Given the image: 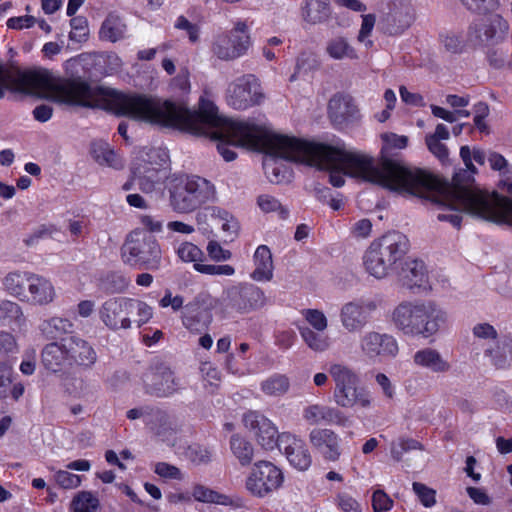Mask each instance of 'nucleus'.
I'll return each mask as SVG.
<instances>
[{
    "mask_svg": "<svg viewBox=\"0 0 512 512\" xmlns=\"http://www.w3.org/2000/svg\"><path fill=\"white\" fill-rule=\"evenodd\" d=\"M114 113L152 125L176 128L193 135L219 140L217 150L226 161L236 158L231 145L259 148L265 133L259 125L220 116L215 104L203 97L199 100L198 111H195L183 103L157 96L120 92Z\"/></svg>",
    "mask_w": 512,
    "mask_h": 512,
    "instance_id": "f257e3e1",
    "label": "nucleus"
},
{
    "mask_svg": "<svg viewBox=\"0 0 512 512\" xmlns=\"http://www.w3.org/2000/svg\"><path fill=\"white\" fill-rule=\"evenodd\" d=\"M269 147L290 159L306 161L310 166L329 171V182L335 187L345 183L344 176L360 178L397 193H419L431 187L429 178L416 167L384 158L378 165L368 155L347 151L344 146L310 143L297 138L274 137Z\"/></svg>",
    "mask_w": 512,
    "mask_h": 512,
    "instance_id": "f03ea898",
    "label": "nucleus"
},
{
    "mask_svg": "<svg viewBox=\"0 0 512 512\" xmlns=\"http://www.w3.org/2000/svg\"><path fill=\"white\" fill-rule=\"evenodd\" d=\"M429 178L431 187L418 189L419 193H401L423 198L436 204L443 212L437 214L439 221H447L460 228L462 216L454 211H464L478 218L512 225V200L493 191L488 192L473 187L470 176L464 181L467 172L461 171L453 177L452 184L443 183L432 174L418 168Z\"/></svg>",
    "mask_w": 512,
    "mask_h": 512,
    "instance_id": "7ed1b4c3",
    "label": "nucleus"
},
{
    "mask_svg": "<svg viewBox=\"0 0 512 512\" xmlns=\"http://www.w3.org/2000/svg\"><path fill=\"white\" fill-rule=\"evenodd\" d=\"M6 91L38 95L69 106L100 108L114 113L119 93L91 87L80 77L58 79L49 70L13 71L0 62V99Z\"/></svg>",
    "mask_w": 512,
    "mask_h": 512,
    "instance_id": "20e7f679",
    "label": "nucleus"
},
{
    "mask_svg": "<svg viewBox=\"0 0 512 512\" xmlns=\"http://www.w3.org/2000/svg\"><path fill=\"white\" fill-rule=\"evenodd\" d=\"M408 238L392 231L373 240L363 255V266L368 274L382 279L395 271L409 250Z\"/></svg>",
    "mask_w": 512,
    "mask_h": 512,
    "instance_id": "39448f33",
    "label": "nucleus"
},
{
    "mask_svg": "<svg viewBox=\"0 0 512 512\" xmlns=\"http://www.w3.org/2000/svg\"><path fill=\"white\" fill-rule=\"evenodd\" d=\"M328 372L335 383L333 399L339 407H371L372 396L365 387L360 386V378L351 367L334 363L330 365Z\"/></svg>",
    "mask_w": 512,
    "mask_h": 512,
    "instance_id": "423d86ee",
    "label": "nucleus"
},
{
    "mask_svg": "<svg viewBox=\"0 0 512 512\" xmlns=\"http://www.w3.org/2000/svg\"><path fill=\"white\" fill-rule=\"evenodd\" d=\"M215 189L205 178L190 176L180 179L170 191V204L179 213L194 211L213 200Z\"/></svg>",
    "mask_w": 512,
    "mask_h": 512,
    "instance_id": "0eeeda50",
    "label": "nucleus"
},
{
    "mask_svg": "<svg viewBox=\"0 0 512 512\" xmlns=\"http://www.w3.org/2000/svg\"><path fill=\"white\" fill-rule=\"evenodd\" d=\"M122 260L134 268L156 270L161 263V249L154 236L132 232L121 249Z\"/></svg>",
    "mask_w": 512,
    "mask_h": 512,
    "instance_id": "6e6552de",
    "label": "nucleus"
},
{
    "mask_svg": "<svg viewBox=\"0 0 512 512\" xmlns=\"http://www.w3.org/2000/svg\"><path fill=\"white\" fill-rule=\"evenodd\" d=\"M250 46L248 26L244 21H238L231 30L214 36L211 52L222 61H233L245 55Z\"/></svg>",
    "mask_w": 512,
    "mask_h": 512,
    "instance_id": "1a4fd4ad",
    "label": "nucleus"
},
{
    "mask_svg": "<svg viewBox=\"0 0 512 512\" xmlns=\"http://www.w3.org/2000/svg\"><path fill=\"white\" fill-rule=\"evenodd\" d=\"M283 482L282 470L270 461L261 460L254 463L245 480V488L252 496L265 498L281 488Z\"/></svg>",
    "mask_w": 512,
    "mask_h": 512,
    "instance_id": "9d476101",
    "label": "nucleus"
},
{
    "mask_svg": "<svg viewBox=\"0 0 512 512\" xmlns=\"http://www.w3.org/2000/svg\"><path fill=\"white\" fill-rule=\"evenodd\" d=\"M225 99L233 109L246 110L259 105L264 99V94L258 79L252 74H246L228 85Z\"/></svg>",
    "mask_w": 512,
    "mask_h": 512,
    "instance_id": "9b49d317",
    "label": "nucleus"
},
{
    "mask_svg": "<svg viewBox=\"0 0 512 512\" xmlns=\"http://www.w3.org/2000/svg\"><path fill=\"white\" fill-rule=\"evenodd\" d=\"M223 301L226 309L246 314L264 307L267 298L258 286L241 283L225 290Z\"/></svg>",
    "mask_w": 512,
    "mask_h": 512,
    "instance_id": "f8f14e48",
    "label": "nucleus"
},
{
    "mask_svg": "<svg viewBox=\"0 0 512 512\" xmlns=\"http://www.w3.org/2000/svg\"><path fill=\"white\" fill-rule=\"evenodd\" d=\"M218 300L208 292H200L185 305L182 314V323L192 333H201L212 322V310L217 306Z\"/></svg>",
    "mask_w": 512,
    "mask_h": 512,
    "instance_id": "ddd939ff",
    "label": "nucleus"
},
{
    "mask_svg": "<svg viewBox=\"0 0 512 512\" xmlns=\"http://www.w3.org/2000/svg\"><path fill=\"white\" fill-rule=\"evenodd\" d=\"M146 393L157 397H167L180 388V380L171 368L163 363L152 366L143 376Z\"/></svg>",
    "mask_w": 512,
    "mask_h": 512,
    "instance_id": "4468645a",
    "label": "nucleus"
},
{
    "mask_svg": "<svg viewBox=\"0 0 512 512\" xmlns=\"http://www.w3.org/2000/svg\"><path fill=\"white\" fill-rule=\"evenodd\" d=\"M415 21V9L410 0H394L379 21L385 34L397 36L407 30Z\"/></svg>",
    "mask_w": 512,
    "mask_h": 512,
    "instance_id": "2eb2a0df",
    "label": "nucleus"
},
{
    "mask_svg": "<svg viewBox=\"0 0 512 512\" xmlns=\"http://www.w3.org/2000/svg\"><path fill=\"white\" fill-rule=\"evenodd\" d=\"M377 305L372 300H354L345 303L340 310V321L350 333L360 332L368 324Z\"/></svg>",
    "mask_w": 512,
    "mask_h": 512,
    "instance_id": "dca6fc26",
    "label": "nucleus"
},
{
    "mask_svg": "<svg viewBox=\"0 0 512 512\" xmlns=\"http://www.w3.org/2000/svg\"><path fill=\"white\" fill-rule=\"evenodd\" d=\"M447 313L431 300L420 301V311L413 337L429 338L447 323Z\"/></svg>",
    "mask_w": 512,
    "mask_h": 512,
    "instance_id": "f3484780",
    "label": "nucleus"
},
{
    "mask_svg": "<svg viewBox=\"0 0 512 512\" xmlns=\"http://www.w3.org/2000/svg\"><path fill=\"white\" fill-rule=\"evenodd\" d=\"M361 353L370 360L395 357L398 353L396 339L386 333L366 332L359 342Z\"/></svg>",
    "mask_w": 512,
    "mask_h": 512,
    "instance_id": "a211bd4d",
    "label": "nucleus"
},
{
    "mask_svg": "<svg viewBox=\"0 0 512 512\" xmlns=\"http://www.w3.org/2000/svg\"><path fill=\"white\" fill-rule=\"evenodd\" d=\"M508 30V23L498 14L475 19L469 26L467 40L475 45L489 44L498 31Z\"/></svg>",
    "mask_w": 512,
    "mask_h": 512,
    "instance_id": "6ab92c4d",
    "label": "nucleus"
},
{
    "mask_svg": "<svg viewBox=\"0 0 512 512\" xmlns=\"http://www.w3.org/2000/svg\"><path fill=\"white\" fill-rule=\"evenodd\" d=\"M279 449L282 450L289 463L299 471H306L312 464L311 453L301 438L291 433H281Z\"/></svg>",
    "mask_w": 512,
    "mask_h": 512,
    "instance_id": "aec40b11",
    "label": "nucleus"
},
{
    "mask_svg": "<svg viewBox=\"0 0 512 512\" xmlns=\"http://www.w3.org/2000/svg\"><path fill=\"white\" fill-rule=\"evenodd\" d=\"M312 448L325 461L336 462L340 459L342 449L339 436L329 428H313L308 435Z\"/></svg>",
    "mask_w": 512,
    "mask_h": 512,
    "instance_id": "412c9836",
    "label": "nucleus"
},
{
    "mask_svg": "<svg viewBox=\"0 0 512 512\" xmlns=\"http://www.w3.org/2000/svg\"><path fill=\"white\" fill-rule=\"evenodd\" d=\"M243 423L246 428L253 431L259 444L265 449L279 447V436L275 425L264 415L249 411L243 416Z\"/></svg>",
    "mask_w": 512,
    "mask_h": 512,
    "instance_id": "4be33fe9",
    "label": "nucleus"
},
{
    "mask_svg": "<svg viewBox=\"0 0 512 512\" xmlns=\"http://www.w3.org/2000/svg\"><path fill=\"white\" fill-rule=\"evenodd\" d=\"M129 300L130 298H110L102 304L99 316L109 329L118 330L131 327Z\"/></svg>",
    "mask_w": 512,
    "mask_h": 512,
    "instance_id": "5701e85b",
    "label": "nucleus"
},
{
    "mask_svg": "<svg viewBox=\"0 0 512 512\" xmlns=\"http://www.w3.org/2000/svg\"><path fill=\"white\" fill-rule=\"evenodd\" d=\"M69 366L77 365L84 369H90L97 361V353L88 341L70 336L63 339Z\"/></svg>",
    "mask_w": 512,
    "mask_h": 512,
    "instance_id": "b1692460",
    "label": "nucleus"
},
{
    "mask_svg": "<svg viewBox=\"0 0 512 512\" xmlns=\"http://www.w3.org/2000/svg\"><path fill=\"white\" fill-rule=\"evenodd\" d=\"M329 118L336 126H343L360 118L359 109L352 96L337 93L328 103Z\"/></svg>",
    "mask_w": 512,
    "mask_h": 512,
    "instance_id": "393cba45",
    "label": "nucleus"
},
{
    "mask_svg": "<svg viewBox=\"0 0 512 512\" xmlns=\"http://www.w3.org/2000/svg\"><path fill=\"white\" fill-rule=\"evenodd\" d=\"M274 137H284V138H290L289 136L285 135H278V134H269L265 131L263 135V140L260 143V147L264 150V152L267 155V158L264 161V169L265 173L272 183H281L286 180V174L288 173V170L283 165L277 164V159H284L288 161H294V162H300L305 163L306 161L302 160H296V159H290L288 157H284L278 153H274L272 149H270L269 141Z\"/></svg>",
    "mask_w": 512,
    "mask_h": 512,
    "instance_id": "a878e982",
    "label": "nucleus"
},
{
    "mask_svg": "<svg viewBox=\"0 0 512 512\" xmlns=\"http://www.w3.org/2000/svg\"><path fill=\"white\" fill-rule=\"evenodd\" d=\"M302 417L309 425L324 422L346 427L350 423L349 418L338 408L321 404H310L304 407Z\"/></svg>",
    "mask_w": 512,
    "mask_h": 512,
    "instance_id": "bb28decb",
    "label": "nucleus"
},
{
    "mask_svg": "<svg viewBox=\"0 0 512 512\" xmlns=\"http://www.w3.org/2000/svg\"><path fill=\"white\" fill-rule=\"evenodd\" d=\"M420 301H403L392 312L394 326L406 336H414Z\"/></svg>",
    "mask_w": 512,
    "mask_h": 512,
    "instance_id": "cd10ccee",
    "label": "nucleus"
},
{
    "mask_svg": "<svg viewBox=\"0 0 512 512\" xmlns=\"http://www.w3.org/2000/svg\"><path fill=\"white\" fill-rule=\"evenodd\" d=\"M299 10L301 19L308 25L324 24L332 17L330 0H303Z\"/></svg>",
    "mask_w": 512,
    "mask_h": 512,
    "instance_id": "c85d7f7f",
    "label": "nucleus"
},
{
    "mask_svg": "<svg viewBox=\"0 0 512 512\" xmlns=\"http://www.w3.org/2000/svg\"><path fill=\"white\" fill-rule=\"evenodd\" d=\"M413 363L420 368L431 371L435 374L448 373L452 366L442 354L431 347L422 348L413 355Z\"/></svg>",
    "mask_w": 512,
    "mask_h": 512,
    "instance_id": "c756f323",
    "label": "nucleus"
},
{
    "mask_svg": "<svg viewBox=\"0 0 512 512\" xmlns=\"http://www.w3.org/2000/svg\"><path fill=\"white\" fill-rule=\"evenodd\" d=\"M55 296L56 291L52 282L44 276L32 273L25 300L37 305H47L54 300Z\"/></svg>",
    "mask_w": 512,
    "mask_h": 512,
    "instance_id": "7c9ffc66",
    "label": "nucleus"
},
{
    "mask_svg": "<svg viewBox=\"0 0 512 512\" xmlns=\"http://www.w3.org/2000/svg\"><path fill=\"white\" fill-rule=\"evenodd\" d=\"M484 355L496 369H507L512 365V336L502 335L493 345L484 350Z\"/></svg>",
    "mask_w": 512,
    "mask_h": 512,
    "instance_id": "2f4dec72",
    "label": "nucleus"
},
{
    "mask_svg": "<svg viewBox=\"0 0 512 512\" xmlns=\"http://www.w3.org/2000/svg\"><path fill=\"white\" fill-rule=\"evenodd\" d=\"M41 360L43 366L53 373L61 372L65 368L70 367L63 339L61 342L47 344L42 349Z\"/></svg>",
    "mask_w": 512,
    "mask_h": 512,
    "instance_id": "473e14b6",
    "label": "nucleus"
},
{
    "mask_svg": "<svg viewBox=\"0 0 512 512\" xmlns=\"http://www.w3.org/2000/svg\"><path fill=\"white\" fill-rule=\"evenodd\" d=\"M400 280L404 287L411 290L425 287L428 275L423 261L417 259L406 261L400 272Z\"/></svg>",
    "mask_w": 512,
    "mask_h": 512,
    "instance_id": "72a5a7b5",
    "label": "nucleus"
},
{
    "mask_svg": "<svg viewBox=\"0 0 512 512\" xmlns=\"http://www.w3.org/2000/svg\"><path fill=\"white\" fill-rule=\"evenodd\" d=\"M254 270L250 277L257 282H269L273 278L274 264L268 246L260 245L253 255Z\"/></svg>",
    "mask_w": 512,
    "mask_h": 512,
    "instance_id": "f704fd0d",
    "label": "nucleus"
},
{
    "mask_svg": "<svg viewBox=\"0 0 512 512\" xmlns=\"http://www.w3.org/2000/svg\"><path fill=\"white\" fill-rule=\"evenodd\" d=\"M31 272L28 271H12L9 272L3 279V286L5 291L20 299L27 298L26 285L30 281Z\"/></svg>",
    "mask_w": 512,
    "mask_h": 512,
    "instance_id": "c9c22d12",
    "label": "nucleus"
},
{
    "mask_svg": "<svg viewBox=\"0 0 512 512\" xmlns=\"http://www.w3.org/2000/svg\"><path fill=\"white\" fill-rule=\"evenodd\" d=\"M25 323L22 308L16 302L10 300L0 301V325L12 329H20Z\"/></svg>",
    "mask_w": 512,
    "mask_h": 512,
    "instance_id": "e433bc0d",
    "label": "nucleus"
},
{
    "mask_svg": "<svg viewBox=\"0 0 512 512\" xmlns=\"http://www.w3.org/2000/svg\"><path fill=\"white\" fill-rule=\"evenodd\" d=\"M126 30L123 19L116 13H110L103 21L99 33L101 38L116 42L125 37Z\"/></svg>",
    "mask_w": 512,
    "mask_h": 512,
    "instance_id": "4c0bfd02",
    "label": "nucleus"
},
{
    "mask_svg": "<svg viewBox=\"0 0 512 512\" xmlns=\"http://www.w3.org/2000/svg\"><path fill=\"white\" fill-rule=\"evenodd\" d=\"M91 154L100 165H106L115 169L123 166L120 157L105 142L93 143L91 146Z\"/></svg>",
    "mask_w": 512,
    "mask_h": 512,
    "instance_id": "58836bf2",
    "label": "nucleus"
},
{
    "mask_svg": "<svg viewBox=\"0 0 512 512\" xmlns=\"http://www.w3.org/2000/svg\"><path fill=\"white\" fill-rule=\"evenodd\" d=\"M261 391L271 397H279L290 389V380L285 374L274 373L260 384Z\"/></svg>",
    "mask_w": 512,
    "mask_h": 512,
    "instance_id": "ea45409f",
    "label": "nucleus"
},
{
    "mask_svg": "<svg viewBox=\"0 0 512 512\" xmlns=\"http://www.w3.org/2000/svg\"><path fill=\"white\" fill-rule=\"evenodd\" d=\"M325 50L326 53L335 60L357 58L355 49L349 44L346 38L341 36L329 40Z\"/></svg>",
    "mask_w": 512,
    "mask_h": 512,
    "instance_id": "a19ab883",
    "label": "nucleus"
},
{
    "mask_svg": "<svg viewBox=\"0 0 512 512\" xmlns=\"http://www.w3.org/2000/svg\"><path fill=\"white\" fill-rule=\"evenodd\" d=\"M230 449L242 466L251 464L254 457L253 445L240 435H233L230 439Z\"/></svg>",
    "mask_w": 512,
    "mask_h": 512,
    "instance_id": "79ce46f5",
    "label": "nucleus"
},
{
    "mask_svg": "<svg viewBox=\"0 0 512 512\" xmlns=\"http://www.w3.org/2000/svg\"><path fill=\"white\" fill-rule=\"evenodd\" d=\"M129 285V279L120 272H108L99 279V289L106 294L123 292Z\"/></svg>",
    "mask_w": 512,
    "mask_h": 512,
    "instance_id": "37998d69",
    "label": "nucleus"
},
{
    "mask_svg": "<svg viewBox=\"0 0 512 512\" xmlns=\"http://www.w3.org/2000/svg\"><path fill=\"white\" fill-rule=\"evenodd\" d=\"M299 333L305 344L315 352H323L330 346L329 337L309 327H299Z\"/></svg>",
    "mask_w": 512,
    "mask_h": 512,
    "instance_id": "c03bdc74",
    "label": "nucleus"
},
{
    "mask_svg": "<svg viewBox=\"0 0 512 512\" xmlns=\"http://www.w3.org/2000/svg\"><path fill=\"white\" fill-rule=\"evenodd\" d=\"M73 324L60 317H53L41 325V331L48 339H56L72 330Z\"/></svg>",
    "mask_w": 512,
    "mask_h": 512,
    "instance_id": "a18cd8bd",
    "label": "nucleus"
},
{
    "mask_svg": "<svg viewBox=\"0 0 512 512\" xmlns=\"http://www.w3.org/2000/svg\"><path fill=\"white\" fill-rule=\"evenodd\" d=\"M193 497L200 502L215 503L220 505H231L232 500L217 491L209 489L203 485H197L193 489Z\"/></svg>",
    "mask_w": 512,
    "mask_h": 512,
    "instance_id": "49530a36",
    "label": "nucleus"
},
{
    "mask_svg": "<svg viewBox=\"0 0 512 512\" xmlns=\"http://www.w3.org/2000/svg\"><path fill=\"white\" fill-rule=\"evenodd\" d=\"M152 315V308L145 302L136 299L129 300V318L133 317L138 327L146 324Z\"/></svg>",
    "mask_w": 512,
    "mask_h": 512,
    "instance_id": "de8ad7c7",
    "label": "nucleus"
},
{
    "mask_svg": "<svg viewBox=\"0 0 512 512\" xmlns=\"http://www.w3.org/2000/svg\"><path fill=\"white\" fill-rule=\"evenodd\" d=\"M99 502L90 492H81L72 502L74 512H97Z\"/></svg>",
    "mask_w": 512,
    "mask_h": 512,
    "instance_id": "09e8293b",
    "label": "nucleus"
},
{
    "mask_svg": "<svg viewBox=\"0 0 512 512\" xmlns=\"http://www.w3.org/2000/svg\"><path fill=\"white\" fill-rule=\"evenodd\" d=\"M421 450L422 445L420 442L410 438H400L397 442L391 444V456L396 461H401L405 452L410 450Z\"/></svg>",
    "mask_w": 512,
    "mask_h": 512,
    "instance_id": "8fccbe9b",
    "label": "nucleus"
},
{
    "mask_svg": "<svg viewBox=\"0 0 512 512\" xmlns=\"http://www.w3.org/2000/svg\"><path fill=\"white\" fill-rule=\"evenodd\" d=\"M149 418L147 426L157 434L162 433L170 426L169 415L158 408L152 407Z\"/></svg>",
    "mask_w": 512,
    "mask_h": 512,
    "instance_id": "3c124183",
    "label": "nucleus"
},
{
    "mask_svg": "<svg viewBox=\"0 0 512 512\" xmlns=\"http://www.w3.org/2000/svg\"><path fill=\"white\" fill-rule=\"evenodd\" d=\"M257 203L260 209L265 212H275L278 211L279 216L283 219L288 217V210L281 205V203L273 196L270 195H260L258 197Z\"/></svg>",
    "mask_w": 512,
    "mask_h": 512,
    "instance_id": "603ef678",
    "label": "nucleus"
},
{
    "mask_svg": "<svg viewBox=\"0 0 512 512\" xmlns=\"http://www.w3.org/2000/svg\"><path fill=\"white\" fill-rule=\"evenodd\" d=\"M179 258L184 262L198 263L202 260L203 252L193 243L184 242L177 248Z\"/></svg>",
    "mask_w": 512,
    "mask_h": 512,
    "instance_id": "864d4df0",
    "label": "nucleus"
},
{
    "mask_svg": "<svg viewBox=\"0 0 512 512\" xmlns=\"http://www.w3.org/2000/svg\"><path fill=\"white\" fill-rule=\"evenodd\" d=\"M301 314L305 320L318 332H323L328 326L325 314L318 309H304Z\"/></svg>",
    "mask_w": 512,
    "mask_h": 512,
    "instance_id": "5fc2aeb1",
    "label": "nucleus"
},
{
    "mask_svg": "<svg viewBox=\"0 0 512 512\" xmlns=\"http://www.w3.org/2000/svg\"><path fill=\"white\" fill-rule=\"evenodd\" d=\"M196 271L207 275H226L231 276L235 273L234 267L228 264L214 265V264H194Z\"/></svg>",
    "mask_w": 512,
    "mask_h": 512,
    "instance_id": "6e6d98bb",
    "label": "nucleus"
},
{
    "mask_svg": "<svg viewBox=\"0 0 512 512\" xmlns=\"http://www.w3.org/2000/svg\"><path fill=\"white\" fill-rule=\"evenodd\" d=\"M12 376V366L6 362H0V399H4L9 395Z\"/></svg>",
    "mask_w": 512,
    "mask_h": 512,
    "instance_id": "4d7b16f0",
    "label": "nucleus"
},
{
    "mask_svg": "<svg viewBox=\"0 0 512 512\" xmlns=\"http://www.w3.org/2000/svg\"><path fill=\"white\" fill-rule=\"evenodd\" d=\"M381 137L383 140L382 151H389L392 149H404L408 145V137L404 135H397L395 133H385Z\"/></svg>",
    "mask_w": 512,
    "mask_h": 512,
    "instance_id": "13d9d810",
    "label": "nucleus"
},
{
    "mask_svg": "<svg viewBox=\"0 0 512 512\" xmlns=\"http://www.w3.org/2000/svg\"><path fill=\"white\" fill-rule=\"evenodd\" d=\"M56 483L64 489H74L80 485L81 478L65 470H59L54 474Z\"/></svg>",
    "mask_w": 512,
    "mask_h": 512,
    "instance_id": "bf43d9fd",
    "label": "nucleus"
},
{
    "mask_svg": "<svg viewBox=\"0 0 512 512\" xmlns=\"http://www.w3.org/2000/svg\"><path fill=\"white\" fill-rule=\"evenodd\" d=\"M187 458L195 464H205L211 460V452L200 445H191L186 450Z\"/></svg>",
    "mask_w": 512,
    "mask_h": 512,
    "instance_id": "052dcab7",
    "label": "nucleus"
},
{
    "mask_svg": "<svg viewBox=\"0 0 512 512\" xmlns=\"http://www.w3.org/2000/svg\"><path fill=\"white\" fill-rule=\"evenodd\" d=\"M462 5L474 13H485L497 6V0H460Z\"/></svg>",
    "mask_w": 512,
    "mask_h": 512,
    "instance_id": "680f3d73",
    "label": "nucleus"
},
{
    "mask_svg": "<svg viewBox=\"0 0 512 512\" xmlns=\"http://www.w3.org/2000/svg\"><path fill=\"white\" fill-rule=\"evenodd\" d=\"M18 352V345L15 337L4 331H0V358Z\"/></svg>",
    "mask_w": 512,
    "mask_h": 512,
    "instance_id": "e2e57ef3",
    "label": "nucleus"
},
{
    "mask_svg": "<svg viewBox=\"0 0 512 512\" xmlns=\"http://www.w3.org/2000/svg\"><path fill=\"white\" fill-rule=\"evenodd\" d=\"M413 491L425 507H431L435 504V491L428 488L426 485L414 482Z\"/></svg>",
    "mask_w": 512,
    "mask_h": 512,
    "instance_id": "0e129e2a",
    "label": "nucleus"
},
{
    "mask_svg": "<svg viewBox=\"0 0 512 512\" xmlns=\"http://www.w3.org/2000/svg\"><path fill=\"white\" fill-rule=\"evenodd\" d=\"M375 21L376 17L374 14L362 15V24L358 34V40L360 42H364L366 47H370L373 44L371 40L366 39L372 32Z\"/></svg>",
    "mask_w": 512,
    "mask_h": 512,
    "instance_id": "69168bd1",
    "label": "nucleus"
},
{
    "mask_svg": "<svg viewBox=\"0 0 512 512\" xmlns=\"http://www.w3.org/2000/svg\"><path fill=\"white\" fill-rule=\"evenodd\" d=\"M175 28L185 30L190 42L196 43L199 40L200 27L191 23L186 17L179 16L175 22Z\"/></svg>",
    "mask_w": 512,
    "mask_h": 512,
    "instance_id": "338daca9",
    "label": "nucleus"
},
{
    "mask_svg": "<svg viewBox=\"0 0 512 512\" xmlns=\"http://www.w3.org/2000/svg\"><path fill=\"white\" fill-rule=\"evenodd\" d=\"M393 500L382 490H376L372 495V507L375 512L389 511Z\"/></svg>",
    "mask_w": 512,
    "mask_h": 512,
    "instance_id": "774afa93",
    "label": "nucleus"
}]
</instances>
